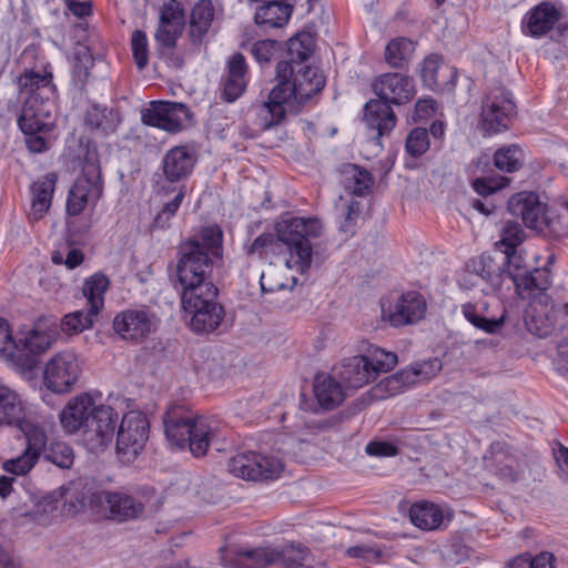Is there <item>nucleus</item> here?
<instances>
[{
	"label": "nucleus",
	"mask_w": 568,
	"mask_h": 568,
	"mask_svg": "<svg viewBox=\"0 0 568 568\" xmlns=\"http://www.w3.org/2000/svg\"><path fill=\"white\" fill-rule=\"evenodd\" d=\"M57 181V173L50 172L32 184V201L29 214L32 220H40L49 211Z\"/></svg>",
	"instance_id": "32"
},
{
	"label": "nucleus",
	"mask_w": 568,
	"mask_h": 568,
	"mask_svg": "<svg viewBox=\"0 0 568 568\" xmlns=\"http://www.w3.org/2000/svg\"><path fill=\"white\" fill-rule=\"evenodd\" d=\"M516 115V104L510 92L495 90L483 101L480 123L488 134L506 131Z\"/></svg>",
	"instance_id": "17"
},
{
	"label": "nucleus",
	"mask_w": 568,
	"mask_h": 568,
	"mask_svg": "<svg viewBox=\"0 0 568 568\" xmlns=\"http://www.w3.org/2000/svg\"><path fill=\"white\" fill-rule=\"evenodd\" d=\"M195 161L194 152L187 146H174L162 160L163 174L171 183L180 182L192 173Z\"/></svg>",
	"instance_id": "27"
},
{
	"label": "nucleus",
	"mask_w": 568,
	"mask_h": 568,
	"mask_svg": "<svg viewBox=\"0 0 568 568\" xmlns=\"http://www.w3.org/2000/svg\"><path fill=\"white\" fill-rule=\"evenodd\" d=\"M120 123L121 116L116 109L93 104L87 110L85 124L98 134H113Z\"/></svg>",
	"instance_id": "33"
},
{
	"label": "nucleus",
	"mask_w": 568,
	"mask_h": 568,
	"mask_svg": "<svg viewBox=\"0 0 568 568\" xmlns=\"http://www.w3.org/2000/svg\"><path fill=\"white\" fill-rule=\"evenodd\" d=\"M561 18L562 6L559 2L544 0L523 16L521 33L532 39H541L556 28Z\"/></svg>",
	"instance_id": "21"
},
{
	"label": "nucleus",
	"mask_w": 568,
	"mask_h": 568,
	"mask_svg": "<svg viewBox=\"0 0 568 568\" xmlns=\"http://www.w3.org/2000/svg\"><path fill=\"white\" fill-rule=\"evenodd\" d=\"M508 183L507 178H498V179H486L479 178L474 180L473 187L479 195L487 196L490 195L503 187H505Z\"/></svg>",
	"instance_id": "51"
},
{
	"label": "nucleus",
	"mask_w": 568,
	"mask_h": 568,
	"mask_svg": "<svg viewBox=\"0 0 568 568\" xmlns=\"http://www.w3.org/2000/svg\"><path fill=\"white\" fill-rule=\"evenodd\" d=\"M44 457L60 468H70L74 459L72 448L65 443L51 444Z\"/></svg>",
	"instance_id": "49"
},
{
	"label": "nucleus",
	"mask_w": 568,
	"mask_h": 568,
	"mask_svg": "<svg viewBox=\"0 0 568 568\" xmlns=\"http://www.w3.org/2000/svg\"><path fill=\"white\" fill-rule=\"evenodd\" d=\"M255 114L260 128L267 130L273 125H277L282 122L286 114V108L277 106L267 99V101H264L255 106Z\"/></svg>",
	"instance_id": "44"
},
{
	"label": "nucleus",
	"mask_w": 568,
	"mask_h": 568,
	"mask_svg": "<svg viewBox=\"0 0 568 568\" xmlns=\"http://www.w3.org/2000/svg\"><path fill=\"white\" fill-rule=\"evenodd\" d=\"M69 11L78 17L84 18L92 13V3L90 1L64 0Z\"/></svg>",
	"instance_id": "60"
},
{
	"label": "nucleus",
	"mask_w": 568,
	"mask_h": 568,
	"mask_svg": "<svg viewBox=\"0 0 568 568\" xmlns=\"http://www.w3.org/2000/svg\"><path fill=\"white\" fill-rule=\"evenodd\" d=\"M429 149V138L426 129L415 128L412 130L406 139L405 150L406 152L418 158L423 155Z\"/></svg>",
	"instance_id": "48"
},
{
	"label": "nucleus",
	"mask_w": 568,
	"mask_h": 568,
	"mask_svg": "<svg viewBox=\"0 0 568 568\" xmlns=\"http://www.w3.org/2000/svg\"><path fill=\"white\" fill-rule=\"evenodd\" d=\"M58 509V500L52 494H44L34 501L33 509L29 516L38 525L47 526L50 524L53 513Z\"/></svg>",
	"instance_id": "45"
},
{
	"label": "nucleus",
	"mask_w": 568,
	"mask_h": 568,
	"mask_svg": "<svg viewBox=\"0 0 568 568\" xmlns=\"http://www.w3.org/2000/svg\"><path fill=\"white\" fill-rule=\"evenodd\" d=\"M93 60L88 53H77L71 67L72 83L75 88L82 89L89 78Z\"/></svg>",
	"instance_id": "47"
},
{
	"label": "nucleus",
	"mask_w": 568,
	"mask_h": 568,
	"mask_svg": "<svg viewBox=\"0 0 568 568\" xmlns=\"http://www.w3.org/2000/svg\"><path fill=\"white\" fill-rule=\"evenodd\" d=\"M524 161V154L517 145H508L497 150L494 154L495 165L505 172L517 171Z\"/></svg>",
	"instance_id": "43"
},
{
	"label": "nucleus",
	"mask_w": 568,
	"mask_h": 568,
	"mask_svg": "<svg viewBox=\"0 0 568 568\" xmlns=\"http://www.w3.org/2000/svg\"><path fill=\"white\" fill-rule=\"evenodd\" d=\"M382 320L392 327L399 328L415 325L423 321L427 313V301L417 291H407L395 300H386L381 304Z\"/></svg>",
	"instance_id": "11"
},
{
	"label": "nucleus",
	"mask_w": 568,
	"mask_h": 568,
	"mask_svg": "<svg viewBox=\"0 0 568 568\" xmlns=\"http://www.w3.org/2000/svg\"><path fill=\"white\" fill-rule=\"evenodd\" d=\"M323 224L316 217L282 216L274 226L281 253L286 255L285 265L301 274L306 273L312 264V240L323 233Z\"/></svg>",
	"instance_id": "6"
},
{
	"label": "nucleus",
	"mask_w": 568,
	"mask_h": 568,
	"mask_svg": "<svg viewBox=\"0 0 568 568\" xmlns=\"http://www.w3.org/2000/svg\"><path fill=\"white\" fill-rule=\"evenodd\" d=\"M531 568H555V556L550 552H541L531 558Z\"/></svg>",
	"instance_id": "63"
},
{
	"label": "nucleus",
	"mask_w": 568,
	"mask_h": 568,
	"mask_svg": "<svg viewBox=\"0 0 568 568\" xmlns=\"http://www.w3.org/2000/svg\"><path fill=\"white\" fill-rule=\"evenodd\" d=\"M359 211L361 203L358 201L352 200L346 207V213L344 214V222L341 225L342 231H348L351 223L358 216Z\"/></svg>",
	"instance_id": "62"
},
{
	"label": "nucleus",
	"mask_w": 568,
	"mask_h": 568,
	"mask_svg": "<svg viewBox=\"0 0 568 568\" xmlns=\"http://www.w3.org/2000/svg\"><path fill=\"white\" fill-rule=\"evenodd\" d=\"M293 73V65L287 61H280L276 64L277 84L271 90L268 100L277 106H284L296 101V91L292 81L287 80V75Z\"/></svg>",
	"instance_id": "38"
},
{
	"label": "nucleus",
	"mask_w": 568,
	"mask_h": 568,
	"mask_svg": "<svg viewBox=\"0 0 568 568\" xmlns=\"http://www.w3.org/2000/svg\"><path fill=\"white\" fill-rule=\"evenodd\" d=\"M559 315L568 316V301L561 305L551 306V314L546 315L547 324L538 331L540 337H546L556 328Z\"/></svg>",
	"instance_id": "55"
},
{
	"label": "nucleus",
	"mask_w": 568,
	"mask_h": 568,
	"mask_svg": "<svg viewBox=\"0 0 568 568\" xmlns=\"http://www.w3.org/2000/svg\"><path fill=\"white\" fill-rule=\"evenodd\" d=\"M81 364L70 349L55 353L44 365L43 384L55 394L70 392L78 383Z\"/></svg>",
	"instance_id": "14"
},
{
	"label": "nucleus",
	"mask_w": 568,
	"mask_h": 568,
	"mask_svg": "<svg viewBox=\"0 0 568 568\" xmlns=\"http://www.w3.org/2000/svg\"><path fill=\"white\" fill-rule=\"evenodd\" d=\"M133 59L139 70H143L149 62V42L145 32L135 30L131 37Z\"/></svg>",
	"instance_id": "50"
},
{
	"label": "nucleus",
	"mask_w": 568,
	"mask_h": 568,
	"mask_svg": "<svg viewBox=\"0 0 568 568\" xmlns=\"http://www.w3.org/2000/svg\"><path fill=\"white\" fill-rule=\"evenodd\" d=\"M353 171V192L357 195H363L373 185L372 175L368 171L359 169L358 166H354Z\"/></svg>",
	"instance_id": "57"
},
{
	"label": "nucleus",
	"mask_w": 568,
	"mask_h": 568,
	"mask_svg": "<svg viewBox=\"0 0 568 568\" xmlns=\"http://www.w3.org/2000/svg\"><path fill=\"white\" fill-rule=\"evenodd\" d=\"M264 250H268L274 253H281L280 244H277L276 234L263 233L258 235L251 244L250 253H261Z\"/></svg>",
	"instance_id": "54"
},
{
	"label": "nucleus",
	"mask_w": 568,
	"mask_h": 568,
	"mask_svg": "<svg viewBox=\"0 0 568 568\" xmlns=\"http://www.w3.org/2000/svg\"><path fill=\"white\" fill-rule=\"evenodd\" d=\"M223 233L217 225L202 229L200 239L187 240L180 246L176 275L182 293L205 292L209 296L217 294L210 280L214 260L221 256Z\"/></svg>",
	"instance_id": "2"
},
{
	"label": "nucleus",
	"mask_w": 568,
	"mask_h": 568,
	"mask_svg": "<svg viewBox=\"0 0 568 568\" xmlns=\"http://www.w3.org/2000/svg\"><path fill=\"white\" fill-rule=\"evenodd\" d=\"M292 83L296 91V102L304 103L314 94L320 92L325 85L323 73L315 67L305 65L295 71L293 68Z\"/></svg>",
	"instance_id": "31"
},
{
	"label": "nucleus",
	"mask_w": 568,
	"mask_h": 568,
	"mask_svg": "<svg viewBox=\"0 0 568 568\" xmlns=\"http://www.w3.org/2000/svg\"><path fill=\"white\" fill-rule=\"evenodd\" d=\"M346 554L352 558L371 560L379 556V551L369 546H353L347 548Z\"/></svg>",
	"instance_id": "61"
},
{
	"label": "nucleus",
	"mask_w": 568,
	"mask_h": 568,
	"mask_svg": "<svg viewBox=\"0 0 568 568\" xmlns=\"http://www.w3.org/2000/svg\"><path fill=\"white\" fill-rule=\"evenodd\" d=\"M462 313L470 324L486 333H496L504 325V316L491 320L486 318L479 314L477 305L473 303L463 304Z\"/></svg>",
	"instance_id": "42"
},
{
	"label": "nucleus",
	"mask_w": 568,
	"mask_h": 568,
	"mask_svg": "<svg viewBox=\"0 0 568 568\" xmlns=\"http://www.w3.org/2000/svg\"><path fill=\"white\" fill-rule=\"evenodd\" d=\"M436 113V102L432 98L419 99L415 103L414 113L412 115L415 122L426 121Z\"/></svg>",
	"instance_id": "56"
},
{
	"label": "nucleus",
	"mask_w": 568,
	"mask_h": 568,
	"mask_svg": "<svg viewBox=\"0 0 568 568\" xmlns=\"http://www.w3.org/2000/svg\"><path fill=\"white\" fill-rule=\"evenodd\" d=\"M175 192V195L172 201L164 204L162 211L158 214L155 221L160 222L163 219L169 220L179 210L184 196H185V186L180 185L172 189Z\"/></svg>",
	"instance_id": "53"
},
{
	"label": "nucleus",
	"mask_w": 568,
	"mask_h": 568,
	"mask_svg": "<svg viewBox=\"0 0 568 568\" xmlns=\"http://www.w3.org/2000/svg\"><path fill=\"white\" fill-rule=\"evenodd\" d=\"M277 49V42L273 40H261L252 45V54L255 60L262 64L267 63L273 58Z\"/></svg>",
	"instance_id": "52"
},
{
	"label": "nucleus",
	"mask_w": 568,
	"mask_h": 568,
	"mask_svg": "<svg viewBox=\"0 0 568 568\" xmlns=\"http://www.w3.org/2000/svg\"><path fill=\"white\" fill-rule=\"evenodd\" d=\"M118 422L116 410L101 403L83 430V440L88 449L99 453L110 446L114 439Z\"/></svg>",
	"instance_id": "18"
},
{
	"label": "nucleus",
	"mask_w": 568,
	"mask_h": 568,
	"mask_svg": "<svg viewBox=\"0 0 568 568\" xmlns=\"http://www.w3.org/2000/svg\"><path fill=\"white\" fill-rule=\"evenodd\" d=\"M314 41L313 38L306 33H297L291 38L287 44V52L292 60L305 61L313 52Z\"/></svg>",
	"instance_id": "46"
},
{
	"label": "nucleus",
	"mask_w": 568,
	"mask_h": 568,
	"mask_svg": "<svg viewBox=\"0 0 568 568\" xmlns=\"http://www.w3.org/2000/svg\"><path fill=\"white\" fill-rule=\"evenodd\" d=\"M190 118L189 108L178 102L153 101L141 113L144 124L170 133L180 132Z\"/></svg>",
	"instance_id": "20"
},
{
	"label": "nucleus",
	"mask_w": 568,
	"mask_h": 568,
	"mask_svg": "<svg viewBox=\"0 0 568 568\" xmlns=\"http://www.w3.org/2000/svg\"><path fill=\"white\" fill-rule=\"evenodd\" d=\"M214 7L211 0H200L191 12L190 38L197 45L210 30L214 20Z\"/></svg>",
	"instance_id": "34"
},
{
	"label": "nucleus",
	"mask_w": 568,
	"mask_h": 568,
	"mask_svg": "<svg viewBox=\"0 0 568 568\" xmlns=\"http://www.w3.org/2000/svg\"><path fill=\"white\" fill-rule=\"evenodd\" d=\"M19 95L23 99L18 125L27 136L30 151L43 152L49 146L50 135L55 126L57 88L51 68L42 71L26 70L18 77Z\"/></svg>",
	"instance_id": "1"
},
{
	"label": "nucleus",
	"mask_w": 568,
	"mask_h": 568,
	"mask_svg": "<svg viewBox=\"0 0 568 568\" xmlns=\"http://www.w3.org/2000/svg\"><path fill=\"white\" fill-rule=\"evenodd\" d=\"M415 44L412 40L400 37L389 41L385 48V60L393 68H403L413 58Z\"/></svg>",
	"instance_id": "40"
},
{
	"label": "nucleus",
	"mask_w": 568,
	"mask_h": 568,
	"mask_svg": "<svg viewBox=\"0 0 568 568\" xmlns=\"http://www.w3.org/2000/svg\"><path fill=\"white\" fill-rule=\"evenodd\" d=\"M442 368L439 359L434 358L422 363H415L409 368L403 369L385 378L379 386H383L387 396L403 392L406 387L433 378Z\"/></svg>",
	"instance_id": "24"
},
{
	"label": "nucleus",
	"mask_w": 568,
	"mask_h": 568,
	"mask_svg": "<svg viewBox=\"0 0 568 568\" xmlns=\"http://www.w3.org/2000/svg\"><path fill=\"white\" fill-rule=\"evenodd\" d=\"M313 393L317 404L324 410H332L345 398L342 384L331 374L322 372L314 376Z\"/></svg>",
	"instance_id": "28"
},
{
	"label": "nucleus",
	"mask_w": 568,
	"mask_h": 568,
	"mask_svg": "<svg viewBox=\"0 0 568 568\" xmlns=\"http://www.w3.org/2000/svg\"><path fill=\"white\" fill-rule=\"evenodd\" d=\"M100 505L105 504L110 517L123 521L139 517L143 511V504L133 497L120 491H101L94 496Z\"/></svg>",
	"instance_id": "25"
},
{
	"label": "nucleus",
	"mask_w": 568,
	"mask_h": 568,
	"mask_svg": "<svg viewBox=\"0 0 568 568\" xmlns=\"http://www.w3.org/2000/svg\"><path fill=\"white\" fill-rule=\"evenodd\" d=\"M293 8L288 3L278 1H266L255 12V23L262 27L281 28L287 23Z\"/></svg>",
	"instance_id": "35"
},
{
	"label": "nucleus",
	"mask_w": 568,
	"mask_h": 568,
	"mask_svg": "<svg viewBox=\"0 0 568 568\" xmlns=\"http://www.w3.org/2000/svg\"><path fill=\"white\" fill-rule=\"evenodd\" d=\"M554 457L559 468L560 477L568 481V447L558 444L557 448H554Z\"/></svg>",
	"instance_id": "59"
},
{
	"label": "nucleus",
	"mask_w": 568,
	"mask_h": 568,
	"mask_svg": "<svg viewBox=\"0 0 568 568\" xmlns=\"http://www.w3.org/2000/svg\"><path fill=\"white\" fill-rule=\"evenodd\" d=\"M223 564L226 568H265L276 565V548L257 547L227 551L223 556Z\"/></svg>",
	"instance_id": "26"
},
{
	"label": "nucleus",
	"mask_w": 568,
	"mask_h": 568,
	"mask_svg": "<svg viewBox=\"0 0 568 568\" xmlns=\"http://www.w3.org/2000/svg\"><path fill=\"white\" fill-rule=\"evenodd\" d=\"M366 453L371 456L390 457L398 453L397 447L387 442H371L366 445Z\"/></svg>",
	"instance_id": "58"
},
{
	"label": "nucleus",
	"mask_w": 568,
	"mask_h": 568,
	"mask_svg": "<svg viewBox=\"0 0 568 568\" xmlns=\"http://www.w3.org/2000/svg\"><path fill=\"white\" fill-rule=\"evenodd\" d=\"M508 211L529 229L542 230L548 224L547 206L534 192H519L508 200Z\"/></svg>",
	"instance_id": "23"
},
{
	"label": "nucleus",
	"mask_w": 568,
	"mask_h": 568,
	"mask_svg": "<svg viewBox=\"0 0 568 568\" xmlns=\"http://www.w3.org/2000/svg\"><path fill=\"white\" fill-rule=\"evenodd\" d=\"M110 286V280L103 273H94L85 278L82 285V293L87 300L88 310L91 314L98 315L104 307V295Z\"/></svg>",
	"instance_id": "36"
},
{
	"label": "nucleus",
	"mask_w": 568,
	"mask_h": 568,
	"mask_svg": "<svg viewBox=\"0 0 568 568\" xmlns=\"http://www.w3.org/2000/svg\"><path fill=\"white\" fill-rule=\"evenodd\" d=\"M164 430L168 440L178 448H187L194 457L204 456L210 447L224 450L225 428L212 416H196L171 409L164 415Z\"/></svg>",
	"instance_id": "4"
},
{
	"label": "nucleus",
	"mask_w": 568,
	"mask_h": 568,
	"mask_svg": "<svg viewBox=\"0 0 568 568\" xmlns=\"http://www.w3.org/2000/svg\"><path fill=\"white\" fill-rule=\"evenodd\" d=\"M183 30V17L180 11L165 8L161 12L155 39L164 47H173Z\"/></svg>",
	"instance_id": "39"
},
{
	"label": "nucleus",
	"mask_w": 568,
	"mask_h": 568,
	"mask_svg": "<svg viewBox=\"0 0 568 568\" xmlns=\"http://www.w3.org/2000/svg\"><path fill=\"white\" fill-rule=\"evenodd\" d=\"M397 355L368 344L362 354L342 361L337 375L347 388L358 389L375 381L381 373L393 369Z\"/></svg>",
	"instance_id": "8"
},
{
	"label": "nucleus",
	"mask_w": 568,
	"mask_h": 568,
	"mask_svg": "<svg viewBox=\"0 0 568 568\" xmlns=\"http://www.w3.org/2000/svg\"><path fill=\"white\" fill-rule=\"evenodd\" d=\"M48 428L49 426H42L34 429L28 428L27 432H23L26 448L19 456L7 459L2 465L3 470L16 476L28 474L45 449Z\"/></svg>",
	"instance_id": "22"
},
{
	"label": "nucleus",
	"mask_w": 568,
	"mask_h": 568,
	"mask_svg": "<svg viewBox=\"0 0 568 568\" xmlns=\"http://www.w3.org/2000/svg\"><path fill=\"white\" fill-rule=\"evenodd\" d=\"M247 64L241 53L232 55L227 63V74L223 83V97L227 102L239 99L247 85Z\"/></svg>",
	"instance_id": "30"
},
{
	"label": "nucleus",
	"mask_w": 568,
	"mask_h": 568,
	"mask_svg": "<svg viewBox=\"0 0 568 568\" xmlns=\"http://www.w3.org/2000/svg\"><path fill=\"white\" fill-rule=\"evenodd\" d=\"M524 235L521 226L515 222L506 223L503 229L497 245L504 247L506 254V274L510 277L517 294L523 300H538V302L547 304L549 297L545 292L551 284L549 271L547 268H535L528 272L519 265L520 257L516 255V247L524 241Z\"/></svg>",
	"instance_id": "7"
},
{
	"label": "nucleus",
	"mask_w": 568,
	"mask_h": 568,
	"mask_svg": "<svg viewBox=\"0 0 568 568\" xmlns=\"http://www.w3.org/2000/svg\"><path fill=\"white\" fill-rule=\"evenodd\" d=\"M420 78L429 89L442 90L446 84L455 87L457 73L454 68L444 63L439 57L429 55L422 63Z\"/></svg>",
	"instance_id": "29"
},
{
	"label": "nucleus",
	"mask_w": 568,
	"mask_h": 568,
	"mask_svg": "<svg viewBox=\"0 0 568 568\" xmlns=\"http://www.w3.org/2000/svg\"><path fill=\"white\" fill-rule=\"evenodd\" d=\"M229 470L235 477L248 481L278 478L283 463L278 457L263 455L256 452H243L229 460Z\"/></svg>",
	"instance_id": "13"
},
{
	"label": "nucleus",
	"mask_w": 568,
	"mask_h": 568,
	"mask_svg": "<svg viewBox=\"0 0 568 568\" xmlns=\"http://www.w3.org/2000/svg\"><path fill=\"white\" fill-rule=\"evenodd\" d=\"M58 336L59 326L53 317H40L31 327L16 333L8 321L0 317V361L21 373H30Z\"/></svg>",
	"instance_id": "3"
},
{
	"label": "nucleus",
	"mask_w": 568,
	"mask_h": 568,
	"mask_svg": "<svg viewBox=\"0 0 568 568\" xmlns=\"http://www.w3.org/2000/svg\"><path fill=\"white\" fill-rule=\"evenodd\" d=\"M216 296H209L205 292L181 294L183 311L191 316L190 326L194 332L209 333L221 324L224 311L216 302Z\"/></svg>",
	"instance_id": "12"
},
{
	"label": "nucleus",
	"mask_w": 568,
	"mask_h": 568,
	"mask_svg": "<svg viewBox=\"0 0 568 568\" xmlns=\"http://www.w3.org/2000/svg\"><path fill=\"white\" fill-rule=\"evenodd\" d=\"M101 403L100 390H88L71 397L59 414L63 430L70 435L84 430Z\"/></svg>",
	"instance_id": "16"
},
{
	"label": "nucleus",
	"mask_w": 568,
	"mask_h": 568,
	"mask_svg": "<svg viewBox=\"0 0 568 568\" xmlns=\"http://www.w3.org/2000/svg\"><path fill=\"white\" fill-rule=\"evenodd\" d=\"M50 422L33 409L21 395L0 381V427H17L21 433L42 426Z\"/></svg>",
	"instance_id": "9"
},
{
	"label": "nucleus",
	"mask_w": 568,
	"mask_h": 568,
	"mask_svg": "<svg viewBox=\"0 0 568 568\" xmlns=\"http://www.w3.org/2000/svg\"><path fill=\"white\" fill-rule=\"evenodd\" d=\"M102 195V183L100 181L99 169L90 165L83 170L67 197V213L77 216L81 214L88 205L94 206Z\"/></svg>",
	"instance_id": "19"
},
{
	"label": "nucleus",
	"mask_w": 568,
	"mask_h": 568,
	"mask_svg": "<svg viewBox=\"0 0 568 568\" xmlns=\"http://www.w3.org/2000/svg\"><path fill=\"white\" fill-rule=\"evenodd\" d=\"M160 325V318L149 307L128 308L114 316L113 328L125 341L142 342L154 334Z\"/></svg>",
	"instance_id": "15"
},
{
	"label": "nucleus",
	"mask_w": 568,
	"mask_h": 568,
	"mask_svg": "<svg viewBox=\"0 0 568 568\" xmlns=\"http://www.w3.org/2000/svg\"><path fill=\"white\" fill-rule=\"evenodd\" d=\"M150 424L144 413L130 410L122 416L118 426L115 449L119 458L131 463L144 449L149 438Z\"/></svg>",
	"instance_id": "10"
},
{
	"label": "nucleus",
	"mask_w": 568,
	"mask_h": 568,
	"mask_svg": "<svg viewBox=\"0 0 568 568\" xmlns=\"http://www.w3.org/2000/svg\"><path fill=\"white\" fill-rule=\"evenodd\" d=\"M409 517L416 527L424 530L437 529L445 520L443 508L428 501L414 504L410 507Z\"/></svg>",
	"instance_id": "37"
},
{
	"label": "nucleus",
	"mask_w": 568,
	"mask_h": 568,
	"mask_svg": "<svg viewBox=\"0 0 568 568\" xmlns=\"http://www.w3.org/2000/svg\"><path fill=\"white\" fill-rule=\"evenodd\" d=\"M372 88L379 100H371L365 104L364 121L381 138L396 125V115L389 104L407 103L416 91L413 79L398 72L381 74L374 80Z\"/></svg>",
	"instance_id": "5"
},
{
	"label": "nucleus",
	"mask_w": 568,
	"mask_h": 568,
	"mask_svg": "<svg viewBox=\"0 0 568 568\" xmlns=\"http://www.w3.org/2000/svg\"><path fill=\"white\" fill-rule=\"evenodd\" d=\"M84 260V255L81 250L79 248H72L68 252L65 258H64V265L69 270H73L78 267Z\"/></svg>",
	"instance_id": "64"
},
{
	"label": "nucleus",
	"mask_w": 568,
	"mask_h": 568,
	"mask_svg": "<svg viewBox=\"0 0 568 568\" xmlns=\"http://www.w3.org/2000/svg\"><path fill=\"white\" fill-rule=\"evenodd\" d=\"M89 310H80L64 315L61 321L60 329L69 335L80 334L92 327L94 317Z\"/></svg>",
	"instance_id": "41"
}]
</instances>
